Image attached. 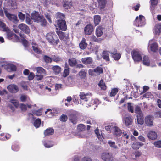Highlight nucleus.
<instances>
[{"label": "nucleus", "instance_id": "37", "mask_svg": "<svg viewBox=\"0 0 161 161\" xmlns=\"http://www.w3.org/2000/svg\"><path fill=\"white\" fill-rule=\"evenodd\" d=\"M99 4V7L101 9L103 8L106 4V0H98Z\"/></svg>", "mask_w": 161, "mask_h": 161}, {"label": "nucleus", "instance_id": "61", "mask_svg": "<svg viewBox=\"0 0 161 161\" xmlns=\"http://www.w3.org/2000/svg\"><path fill=\"white\" fill-rule=\"evenodd\" d=\"M18 16L20 20H24L25 19V15L23 14L21 12H20L19 13Z\"/></svg>", "mask_w": 161, "mask_h": 161}, {"label": "nucleus", "instance_id": "58", "mask_svg": "<svg viewBox=\"0 0 161 161\" xmlns=\"http://www.w3.org/2000/svg\"><path fill=\"white\" fill-rule=\"evenodd\" d=\"M20 99L22 102H24L27 100L28 97L25 95H22L20 97Z\"/></svg>", "mask_w": 161, "mask_h": 161}, {"label": "nucleus", "instance_id": "20", "mask_svg": "<svg viewBox=\"0 0 161 161\" xmlns=\"http://www.w3.org/2000/svg\"><path fill=\"white\" fill-rule=\"evenodd\" d=\"M32 48L35 52L38 54H40L42 53V52L38 48V45L36 42H32Z\"/></svg>", "mask_w": 161, "mask_h": 161}, {"label": "nucleus", "instance_id": "44", "mask_svg": "<svg viewBox=\"0 0 161 161\" xmlns=\"http://www.w3.org/2000/svg\"><path fill=\"white\" fill-rule=\"evenodd\" d=\"M135 112V113L137 114V115H141L143 114L140 108L138 106H136V107Z\"/></svg>", "mask_w": 161, "mask_h": 161}, {"label": "nucleus", "instance_id": "13", "mask_svg": "<svg viewBox=\"0 0 161 161\" xmlns=\"http://www.w3.org/2000/svg\"><path fill=\"white\" fill-rule=\"evenodd\" d=\"M125 125L126 126H129L132 124L133 119L130 116H128L125 117L124 119Z\"/></svg>", "mask_w": 161, "mask_h": 161}, {"label": "nucleus", "instance_id": "16", "mask_svg": "<svg viewBox=\"0 0 161 161\" xmlns=\"http://www.w3.org/2000/svg\"><path fill=\"white\" fill-rule=\"evenodd\" d=\"M147 137L149 139L154 140L157 138V133L154 131H152L148 133Z\"/></svg>", "mask_w": 161, "mask_h": 161}, {"label": "nucleus", "instance_id": "9", "mask_svg": "<svg viewBox=\"0 0 161 161\" xmlns=\"http://www.w3.org/2000/svg\"><path fill=\"white\" fill-rule=\"evenodd\" d=\"M18 27L26 34H29L30 32V30L29 27L25 24L21 23L19 24Z\"/></svg>", "mask_w": 161, "mask_h": 161}, {"label": "nucleus", "instance_id": "28", "mask_svg": "<svg viewBox=\"0 0 161 161\" xmlns=\"http://www.w3.org/2000/svg\"><path fill=\"white\" fill-rule=\"evenodd\" d=\"M18 87L15 85H11V93H16L19 91Z\"/></svg>", "mask_w": 161, "mask_h": 161}, {"label": "nucleus", "instance_id": "49", "mask_svg": "<svg viewBox=\"0 0 161 161\" xmlns=\"http://www.w3.org/2000/svg\"><path fill=\"white\" fill-rule=\"evenodd\" d=\"M43 58L46 63L51 62L52 61V59L50 58L46 55L44 56Z\"/></svg>", "mask_w": 161, "mask_h": 161}, {"label": "nucleus", "instance_id": "24", "mask_svg": "<svg viewBox=\"0 0 161 161\" xmlns=\"http://www.w3.org/2000/svg\"><path fill=\"white\" fill-rule=\"evenodd\" d=\"M103 28L99 26L96 30V34L97 37H100L103 34Z\"/></svg>", "mask_w": 161, "mask_h": 161}, {"label": "nucleus", "instance_id": "39", "mask_svg": "<svg viewBox=\"0 0 161 161\" xmlns=\"http://www.w3.org/2000/svg\"><path fill=\"white\" fill-rule=\"evenodd\" d=\"M94 72L96 73L98 75H100L101 73H102L103 69L100 67H97L94 69Z\"/></svg>", "mask_w": 161, "mask_h": 161}, {"label": "nucleus", "instance_id": "15", "mask_svg": "<svg viewBox=\"0 0 161 161\" xmlns=\"http://www.w3.org/2000/svg\"><path fill=\"white\" fill-rule=\"evenodd\" d=\"M113 130L114 131L113 134L115 136H119L121 135L122 132L120 129L116 126H114L113 127Z\"/></svg>", "mask_w": 161, "mask_h": 161}, {"label": "nucleus", "instance_id": "27", "mask_svg": "<svg viewBox=\"0 0 161 161\" xmlns=\"http://www.w3.org/2000/svg\"><path fill=\"white\" fill-rule=\"evenodd\" d=\"M2 66L6 70L9 71L10 70V64L6 62H3L1 64Z\"/></svg>", "mask_w": 161, "mask_h": 161}, {"label": "nucleus", "instance_id": "54", "mask_svg": "<svg viewBox=\"0 0 161 161\" xmlns=\"http://www.w3.org/2000/svg\"><path fill=\"white\" fill-rule=\"evenodd\" d=\"M53 61L56 62H58L62 60V59L60 58L55 56L53 58Z\"/></svg>", "mask_w": 161, "mask_h": 161}, {"label": "nucleus", "instance_id": "63", "mask_svg": "<svg viewBox=\"0 0 161 161\" xmlns=\"http://www.w3.org/2000/svg\"><path fill=\"white\" fill-rule=\"evenodd\" d=\"M35 76V75L33 72H31L28 77V79L30 80H31L33 79Z\"/></svg>", "mask_w": 161, "mask_h": 161}, {"label": "nucleus", "instance_id": "29", "mask_svg": "<svg viewBox=\"0 0 161 161\" xmlns=\"http://www.w3.org/2000/svg\"><path fill=\"white\" fill-rule=\"evenodd\" d=\"M69 64L71 66H74L77 64V61L76 59L75 58H71L69 59Z\"/></svg>", "mask_w": 161, "mask_h": 161}, {"label": "nucleus", "instance_id": "38", "mask_svg": "<svg viewBox=\"0 0 161 161\" xmlns=\"http://www.w3.org/2000/svg\"><path fill=\"white\" fill-rule=\"evenodd\" d=\"M108 143L111 147L114 149L118 148V147L115 145L114 142L110 140L108 142Z\"/></svg>", "mask_w": 161, "mask_h": 161}, {"label": "nucleus", "instance_id": "56", "mask_svg": "<svg viewBox=\"0 0 161 161\" xmlns=\"http://www.w3.org/2000/svg\"><path fill=\"white\" fill-rule=\"evenodd\" d=\"M12 6V9H15L17 7V3L15 0L12 1V3H11Z\"/></svg>", "mask_w": 161, "mask_h": 161}, {"label": "nucleus", "instance_id": "60", "mask_svg": "<svg viewBox=\"0 0 161 161\" xmlns=\"http://www.w3.org/2000/svg\"><path fill=\"white\" fill-rule=\"evenodd\" d=\"M20 108L22 111H25L27 109V106L22 103L20 104Z\"/></svg>", "mask_w": 161, "mask_h": 161}, {"label": "nucleus", "instance_id": "33", "mask_svg": "<svg viewBox=\"0 0 161 161\" xmlns=\"http://www.w3.org/2000/svg\"><path fill=\"white\" fill-rule=\"evenodd\" d=\"M143 64L149 66L150 64V61L148 57L147 56H144L143 58Z\"/></svg>", "mask_w": 161, "mask_h": 161}, {"label": "nucleus", "instance_id": "7", "mask_svg": "<svg viewBox=\"0 0 161 161\" xmlns=\"http://www.w3.org/2000/svg\"><path fill=\"white\" fill-rule=\"evenodd\" d=\"M57 26L60 29L63 31H65L67 29V26L65 20L62 19L57 20L56 21Z\"/></svg>", "mask_w": 161, "mask_h": 161}, {"label": "nucleus", "instance_id": "51", "mask_svg": "<svg viewBox=\"0 0 161 161\" xmlns=\"http://www.w3.org/2000/svg\"><path fill=\"white\" fill-rule=\"evenodd\" d=\"M69 68L67 67L64 70L63 74V76L64 77H66L69 75Z\"/></svg>", "mask_w": 161, "mask_h": 161}, {"label": "nucleus", "instance_id": "62", "mask_svg": "<svg viewBox=\"0 0 161 161\" xmlns=\"http://www.w3.org/2000/svg\"><path fill=\"white\" fill-rule=\"evenodd\" d=\"M128 109L129 111H130L131 113H133L134 110L133 107L131 105L130 103H128Z\"/></svg>", "mask_w": 161, "mask_h": 161}, {"label": "nucleus", "instance_id": "8", "mask_svg": "<svg viewBox=\"0 0 161 161\" xmlns=\"http://www.w3.org/2000/svg\"><path fill=\"white\" fill-rule=\"evenodd\" d=\"M102 159L104 161H112L113 157L112 154L109 153H103L101 155Z\"/></svg>", "mask_w": 161, "mask_h": 161}, {"label": "nucleus", "instance_id": "22", "mask_svg": "<svg viewBox=\"0 0 161 161\" xmlns=\"http://www.w3.org/2000/svg\"><path fill=\"white\" fill-rule=\"evenodd\" d=\"M72 3L70 0H64L63 6L65 9H68L72 6Z\"/></svg>", "mask_w": 161, "mask_h": 161}, {"label": "nucleus", "instance_id": "31", "mask_svg": "<svg viewBox=\"0 0 161 161\" xmlns=\"http://www.w3.org/2000/svg\"><path fill=\"white\" fill-rule=\"evenodd\" d=\"M69 120L73 124H76L77 122V117L75 115L71 114L70 116Z\"/></svg>", "mask_w": 161, "mask_h": 161}, {"label": "nucleus", "instance_id": "30", "mask_svg": "<svg viewBox=\"0 0 161 161\" xmlns=\"http://www.w3.org/2000/svg\"><path fill=\"white\" fill-rule=\"evenodd\" d=\"M102 57L106 61H109V58L108 52L107 51H103V52Z\"/></svg>", "mask_w": 161, "mask_h": 161}, {"label": "nucleus", "instance_id": "26", "mask_svg": "<svg viewBox=\"0 0 161 161\" xmlns=\"http://www.w3.org/2000/svg\"><path fill=\"white\" fill-rule=\"evenodd\" d=\"M11 104H12L16 108H17L19 106L18 101L15 99H13L11 100ZM11 109L13 111H14V109L12 108L11 107Z\"/></svg>", "mask_w": 161, "mask_h": 161}, {"label": "nucleus", "instance_id": "43", "mask_svg": "<svg viewBox=\"0 0 161 161\" xmlns=\"http://www.w3.org/2000/svg\"><path fill=\"white\" fill-rule=\"evenodd\" d=\"M36 70L37 73L40 74H45V70L41 67H38L36 68Z\"/></svg>", "mask_w": 161, "mask_h": 161}, {"label": "nucleus", "instance_id": "53", "mask_svg": "<svg viewBox=\"0 0 161 161\" xmlns=\"http://www.w3.org/2000/svg\"><path fill=\"white\" fill-rule=\"evenodd\" d=\"M44 145L45 147L47 148L51 147L53 146V144L50 142H48L47 143H44Z\"/></svg>", "mask_w": 161, "mask_h": 161}, {"label": "nucleus", "instance_id": "5", "mask_svg": "<svg viewBox=\"0 0 161 161\" xmlns=\"http://www.w3.org/2000/svg\"><path fill=\"white\" fill-rule=\"evenodd\" d=\"M0 30L6 32L8 38L9 39H10V30L8 27H6L4 23L1 20H0Z\"/></svg>", "mask_w": 161, "mask_h": 161}, {"label": "nucleus", "instance_id": "17", "mask_svg": "<svg viewBox=\"0 0 161 161\" xmlns=\"http://www.w3.org/2000/svg\"><path fill=\"white\" fill-rule=\"evenodd\" d=\"M82 62L84 64H90L92 62V60L91 57H87L81 59Z\"/></svg>", "mask_w": 161, "mask_h": 161}, {"label": "nucleus", "instance_id": "10", "mask_svg": "<svg viewBox=\"0 0 161 161\" xmlns=\"http://www.w3.org/2000/svg\"><path fill=\"white\" fill-rule=\"evenodd\" d=\"M154 117L151 115L147 116L145 118V122L146 124L149 126H152L153 125Z\"/></svg>", "mask_w": 161, "mask_h": 161}, {"label": "nucleus", "instance_id": "35", "mask_svg": "<svg viewBox=\"0 0 161 161\" xmlns=\"http://www.w3.org/2000/svg\"><path fill=\"white\" fill-rule=\"evenodd\" d=\"M54 132V130L51 128L47 129L44 131L45 135H50L53 134Z\"/></svg>", "mask_w": 161, "mask_h": 161}, {"label": "nucleus", "instance_id": "23", "mask_svg": "<svg viewBox=\"0 0 161 161\" xmlns=\"http://www.w3.org/2000/svg\"><path fill=\"white\" fill-rule=\"evenodd\" d=\"M143 144L139 142H136L133 143L132 145V147L134 149H138L139 147L142 146Z\"/></svg>", "mask_w": 161, "mask_h": 161}, {"label": "nucleus", "instance_id": "32", "mask_svg": "<svg viewBox=\"0 0 161 161\" xmlns=\"http://www.w3.org/2000/svg\"><path fill=\"white\" fill-rule=\"evenodd\" d=\"M101 21V17L98 15H95L94 17V21L95 25L99 24Z\"/></svg>", "mask_w": 161, "mask_h": 161}, {"label": "nucleus", "instance_id": "40", "mask_svg": "<svg viewBox=\"0 0 161 161\" xmlns=\"http://www.w3.org/2000/svg\"><path fill=\"white\" fill-rule=\"evenodd\" d=\"M11 21L15 23H17L18 21L16 15L11 14Z\"/></svg>", "mask_w": 161, "mask_h": 161}, {"label": "nucleus", "instance_id": "2", "mask_svg": "<svg viewBox=\"0 0 161 161\" xmlns=\"http://www.w3.org/2000/svg\"><path fill=\"white\" fill-rule=\"evenodd\" d=\"M46 37L48 42L52 44L57 45L58 42L59 40L54 33H48Z\"/></svg>", "mask_w": 161, "mask_h": 161}, {"label": "nucleus", "instance_id": "18", "mask_svg": "<svg viewBox=\"0 0 161 161\" xmlns=\"http://www.w3.org/2000/svg\"><path fill=\"white\" fill-rule=\"evenodd\" d=\"M57 34L59 36L60 39L62 40L66 39L67 38V36L65 35V34L59 30L56 31Z\"/></svg>", "mask_w": 161, "mask_h": 161}, {"label": "nucleus", "instance_id": "41", "mask_svg": "<svg viewBox=\"0 0 161 161\" xmlns=\"http://www.w3.org/2000/svg\"><path fill=\"white\" fill-rule=\"evenodd\" d=\"M98 86L100 87L103 90H105L106 89V86L103 83V80H101L99 83L98 84Z\"/></svg>", "mask_w": 161, "mask_h": 161}, {"label": "nucleus", "instance_id": "1", "mask_svg": "<svg viewBox=\"0 0 161 161\" xmlns=\"http://www.w3.org/2000/svg\"><path fill=\"white\" fill-rule=\"evenodd\" d=\"M31 19L35 22L40 23L42 26L46 25V21L45 19L42 15H40L38 12H35L31 14Z\"/></svg>", "mask_w": 161, "mask_h": 161}, {"label": "nucleus", "instance_id": "12", "mask_svg": "<svg viewBox=\"0 0 161 161\" xmlns=\"http://www.w3.org/2000/svg\"><path fill=\"white\" fill-rule=\"evenodd\" d=\"M114 51L110 53L112 54V56L113 58L116 60H119L121 57V54L120 53H117V50L116 49H114Z\"/></svg>", "mask_w": 161, "mask_h": 161}, {"label": "nucleus", "instance_id": "45", "mask_svg": "<svg viewBox=\"0 0 161 161\" xmlns=\"http://www.w3.org/2000/svg\"><path fill=\"white\" fill-rule=\"evenodd\" d=\"M86 72L85 71H81L79 73V76H80L81 78H84L86 75Z\"/></svg>", "mask_w": 161, "mask_h": 161}, {"label": "nucleus", "instance_id": "14", "mask_svg": "<svg viewBox=\"0 0 161 161\" xmlns=\"http://www.w3.org/2000/svg\"><path fill=\"white\" fill-rule=\"evenodd\" d=\"M92 94L90 93H85L84 92H80V93L79 96L80 98L81 99H85L86 101H87V96H92Z\"/></svg>", "mask_w": 161, "mask_h": 161}, {"label": "nucleus", "instance_id": "47", "mask_svg": "<svg viewBox=\"0 0 161 161\" xmlns=\"http://www.w3.org/2000/svg\"><path fill=\"white\" fill-rule=\"evenodd\" d=\"M118 92V89L117 88H115L112 89L110 93V96L112 97L115 96L117 93Z\"/></svg>", "mask_w": 161, "mask_h": 161}, {"label": "nucleus", "instance_id": "64", "mask_svg": "<svg viewBox=\"0 0 161 161\" xmlns=\"http://www.w3.org/2000/svg\"><path fill=\"white\" fill-rule=\"evenodd\" d=\"M151 3L152 6H156L158 3V0H151Z\"/></svg>", "mask_w": 161, "mask_h": 161}, {"label": "nucleus", "instance_id": "4", "mask_svg": "<svg viewBox=\"0 0 161 161\" xmlns=\"http://www.w3.org/2000/svg\"><path fill=\"white\" fill-rule=\"evenodd\" d=\"M135 24L137 26H142L145 24V18L142 15H140L139 17L136 18Z\"/></svg>", "mask_w": 161, "mask_h": 161}, {"label": "nucleus", "instance_id": "52", "mask_svg": "<svg viewBox=\"0 0 161 161\" xmlns=\"http://www.w3.org/2000/svg\"><path fill=\"white\" fill-rule=\"evenodd\" d=\"M143 97L147 98H152L153 97V95L150 92H147L145 94L143 95Z\"/></svg>", "mask_w": 161, "mask_h": 161}, {"label": "nucleus", "instance_id": "36", "mask_svg": "<svg viewBox=\"0 0 161 161\" xmlns=\"http://www.w3.org/2000/svg\"><path fill=\"white\" fill-rule=\"evenodd\" d=\"M52 69L55 74H58L60 72L61 68L59 66L56 65L53 66Z\"/></svg>", "mask_w": 161, "mask_h": 161}, {"label": "nucleus", "instance_id": "11", "mask_svg": "<svg viewBox=\"0 0 161 161\" xmlns=\"http://www.w3.org/2000/svg\"><path fill=\"white\" fill-rule=\"evenodd\" d=\"M93 30V25L89 24L86 25L84 29L85 33L86 35H89L91 34Z\"/></svg>", "mask_w": 161, "mask_h": 161}, {"label": "nucleus", "instance_id": "50", "mask_svg": "<svg viewBox=\"0 0 161 161\" xmlns=\"http://www.w3.org/2000/svg\"><path fill=\"white\" fill-rule=\"evenodd\" d=\"M95 132L99 140H101L102 139L101 135L99 132L98 130L97 129H96L95 130Z\"/></svg>", "mask_w": 161, "mask_h": 161}, {"label": "nucleus", "instance_id": "55", "mask_svg": "<svg viewBox=\"0 0 161 161\" xmlns=\"http://www.w3.org/2000/svg\"><path fill=\"white\" fill-rule=\"evenodd\" d=\"M154 145L157 147H161V141H158L154 142Z\"/></svg>", "mask_w": 161, "mask_h": 161}, {"label": "nucleus", "instance_id": "34", "mask_svg": "<svg viewBox=\"0 0 161 161\" xmlns=\"http://www.w3.org/2000/svg\"><path fill=\"white\" fill-rule=\"evenodd\" d=\"M137 117L138 124L140 125L143 124L144 122L143 114L141 115H137Z\"/></svg>", "mask_w": 161, "mask_h": 161}, {"label": "nucleus", "instance_id": "42", "mask_svg": "<svg viewBox=\"0 0 161 161\" xmlns=\"http://www.w3.org/2000/svg\"><path fill=\"white\" fill-rule=\"evenodd\" d=\"M41 123V121L40 119H38L35 121L34 125L36 128H38L40 126Z\"/></svg>", "mask_w": 161, "mask_h": 161}, {"label": "nucleus", "instance_id": "3", "mask_svg": "<svg viewBox=\"0 0 161 161\" xmlns=\"http://www.w3.org/2000/svg\"><path fill=\"white\" fill-rule=\"evenodd\" d=\"M132 57L135 62H139L142 60V53L137 50H134L131 52Z\"/></svg>", "mask_w": 161, "mask_h": 161}, {"label": "nucleus", "instance_id": "57", "mask_svg": "<svg viewBox=\"0 0 161 161\" xmlns=\"http://www.w3.org/2000/svg\"><path fill=\"white\" fill-rule=\"evenodd\" d=\"M67 116L66 115L63 114L60 117V120L63 122L66 121L67 119Z\"/></svg>", "mask_w": 161, "mask_h": 161}, {"label": "nucleus", "instance_id": "25", "mask_svg": "<svg viewBox=\"0 0 161 161\" xmlns=\"http://www.w3.org/2000/svg\"><path fill=\"white\" fill-rule=\"evenodd\" d=\"M0 95L3 96L4 97H7V99H9V95L6 89H3L2 90H0Z\"/></svg>", "mask_w": 161, "mask_h": 161}, {"label": "nucleus", "instance_id": "48", "mask_svg": "<svg viewBox=\"0 0 161 161\" xmlns=\"http://www.w3.org/2000/svg\"><path fill=\"white\" fill-rule=\"evenodd\" d=\"M56 17L57 18H60L61 19H64L65 16L64 15L61 13L58 12L56 14Z\"/></svg>", "mask_w": 161, "mask_h": 161}, {"label": "nucleus", "instance_id": "59", "mask_svg": "<svg viewBox=\"0 0 161 161\" xmlns=\"http://www.w3.org/2000/svg\"><path fill=\"white\" fill-rule=\"evenodd\" d=\"M3 9L6 16L10 20V13L7 11V8H4Z\"/></svg>", "mask_w": 161, "mask_h": 161}, {"label": "nucleus", "instance_id": "46", "mask_svg": "<svg viewBox=\"0 0 161 161\" xmlns=\"http://www.w3.org/2000/svg\"><path fill=\"white\" fill-rule=\"evenodd\" d=\"M85 129V125L82 124H80L77 126V129L80 131H83Z\"/></svg>", "mask_w": 161, "mask_h": 161}, {"label": "nucleus", "instance_id": "19", "mask_svg": "<svg viewBox=\"0 0 161 161\" xmlns=\"http://www.w3.org/2000/svg\"><path fill=\"white\" fill-rule=\"evenodd\" d=\"M154 31L156 34L159 35L161 33V24H158L154 27Z\"/></svg>", "mask_w": 161, "mask_h": 161}, {"label": "nucleus", "instance_id": "21", "mask_svg": "<svg viewBox=\"0 0 161 161\" xmlns=\"http://www.w3.org/2000/svg\"><path fill=\"white\" fill-rule=\"evenodd\" d=\"M87 44L86 42V39L85 38H82V41L79 44L80 48L82 49H84L86 48Z\"/></svg>", "mask_w": 161, "mask_h": 161}, {"label": "nucleus", "instance_id": "6", "mask_svg": "<svg viewBox=\"0 0 161 161\" xmlns=\"http://www.w3.org/2000/svg\"><path fill=\"white\" fill-rule=\"evenodd\" d=\"M149 47L150 50L153 52L157 51L158 47L157 43L152 40H150L149 42Z\"/></svg>", "mask_w": 161, "mask_h": 161}]
</instances>
